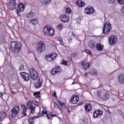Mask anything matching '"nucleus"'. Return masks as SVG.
<instances>
[{
    "instance_id": "nucleus-39",
    "label": "nucleus",
    "mask_w": 124,
    "mask_h": 124,
    "mask_svg": "<svg viewBox=\"0 0 124 124\" xmlns=\"http://www.w3.org/2000/svg\"><path fill=\"white\" fill-rule=\"evenodd\" d=\"M97 95L98 98L101 99L102 98V97H101V91H100L99 90H98L97 91Z\"/></svg>"
},
{
    "instance_id": "nucleus-31",
    "label": "nucleus",
    "mask_w": 124,
    "mask_h": 124,
    "mask_svg": "<svg viewBox=\"0 0 124 124\" xmlns=\"http://www.w3.org/2000/svg\"><path fill=\"white\" fill-rule=\"evenodd\" d=\"M31 24L33 26H36L38 24V19L35 18L31 20Z\"/></svg>"
},
{
    "instance_id": "nucleus-18",
    "label": "nucleus",
    "mask_w": 124,
    "mask_h": 124,
    "mask_svg": "<svg viewBox=\"0 0 124 124\" xmlns=\"http://www.w3.org/2000/svg\"><path fill=\"white\" fill-rule=\"evenodd\" d=\"M21 107L22 114L24 117H26L27 116V113H26L27 112V107L24 104H21Z\"/></svg>"
},
{
    "instance_id": "nucleus-15",
    "label": "nucleus",
    "mask_w": 124,
    "mask_h": 124,
    "mask_svg": "<svg viewBox=\"0 0 124 124\" xmlns=\"http://www.w3.org/2000/svg\"><path fill=\"white\" fill-rule=\"evenodd\" d=\"M89 73L91 76H97L98 71L97 70H96V69L92 68L89 70Z\"/></svg>"
},
{
    "instance_id": "nucleus-29",
    "label": "nucleus",
    "mask_w": 124,
    "mask_h": 124,
    "mask_svg": "<svg viewBox=\"0 0 124 124\" xmlns=\"http://www.w3.org/2000/svg\"><path fill=\"white\" fill-rule=\"evenodd\" d=\"M42 116H43L42 112H39L38 113L37 116L31 117V121H33V120H35V119H38V118H40V117H42Z\"/></svg>"
},
{
    "instance_id": "nucleus-54",
    "label": "nucleus",
    "mask_w": 124,
    "mask_h": 124,
    "mask_svg": "<svg viewBox=\"0 0 124 124\" xmlns=\"http://www.w3.org/2000/svg\"><path fill=\"white\" fill-rule=\"evenodd\" d=\"M72 61H73L72 58L71 57H69L68 58V61H67V62H72Z\"/></svg>"
},
{
    "instance_id": "nucleus-62",
    "label": "nucleus",
    "mask_w": 124,
    "mask_h": 124,
    "mask_svg": "<svg viewBox=\"0 0 124 124\" xmlns=\"http://www.w3.org/2000/svg\"><path fill=\"white\" fill-rule=\"evenodd\" d=\"M70 112H71V110H70V109H68V113H70Z\"/></svg>"
},
{
    "instance_id": "nucleus-19",
    "label": "nucleus",
    "mask_w": 124,
    "mask_h": 124,
    "mask_svg": "<svg viewBox=\"0 0 124 124\" xmlns=\"http://www.w3.org/2000/svg\"><path fill=\"white\" fill-rule=\"evenodd\" d=\"M19 111H20V107L18 106H16L12 109L13 114H14V115H18Z\"/></svg>"
},
{
    "instance_id": "nucleus-7",
    "label": "nucleus",
    "mask_w": 124,
    "mask_h": 124,
    "mask_svg": "<svg viewBox=\"0 0 124 124\" xmlns=\"http://www.w3.org/2000/svg\"><path fill=\"white\" fill-rule=\"evenodd\" d=\"M95 12V10L93 6H87L84 10V13L86 15H91V14H93V13H94Z\"/></svg>"
},
{
    "instance_id": "nucleus-22",
    "label": "nucleus",
    "mask_w": 124,
    "mask_h": 124,
    "mask_svg": "<svg viewBox=\"0 0 124 124\" xmlns=\"http://www.w3.org/2000/svg\"><path fill=\"white\" fill-rule=\"evenodd\" d=\"M76 4L78 7H83V6H85V2H83L82 0H78L77 1Z\"/></svg>"
},
{
    "instance_id": "nucleus-57",
    "label": "nucleus",
    "mask_w": 124,
    "mask_h": 124,
    "mask_svg": "<svg viewBox=\"0 0 124 124\" xmlns=\"http://www.w3.org/2000/svg\"><path fill=\"white\" fill-rule=\"evenodd\" d=\"M31 38L30 37H27L26 38V40L25 41V42H28V40H30Z\"/></svg>"
},
{
    "instance_id": "nucleus-44",
    "label": "nucleus",
    "mask_w": 124,
    "mask_h": 124,
    "mask_svg": "<svg viewBox=\"0 0 124 124\" xmlns=\"http://www.w3.org/2000/svg\"><path fill=\"white\" fill-rule=\"evenodd\" d=\"M58 102L59 104L61 105V106H62V107H63V106H65V103H62V102L61 101V100H59Z\"/></svg>"
},
{
    "instance_id": "nucleus-11",
    "label": "nucleus",
    "mask_w": 124,
    "mask_h": 124,
    "mask_svg": "<svg viewBox=\"0 0 124 124\" xmlns=\"http://www.w3.org/2000/svg\"><path fill=\"white\" fill-rule=\"evenodd\" d=\"M60 20H61V22L68 23L70 20L69 16L66 14L62 15L60 16Z\"/></svg>"
},
{
    "instance_id": "nucleus-56",
    "label": "nucleus",
    "mask_w": 124,
    "mask_h": 124,
    "mask_svg": "<svg viewBox=\"0 0 124 124\" xmlns=\"http://www.w3.org/2000/svg\"><path fill=\"white\" fill-rule=\"evenodd\" d=\"M28 121L29 122V124H31V117H30L28 119Z\"/></svg>"
},
{
    "instance_id": "nucleus-8",
    "label": "nucleus",
    "mask_w": 124,
    "mask_h": 124,
    "mask_svg": "<svg viewBox=\"0 0 124 124\" xmlns=\"http://www.w3.org/2000/svg\"><path fill=\"white\" fill-rule=\"evenodd\" d=\"M117 41H118V38L116 35H112L108 38L109 44L111 46L115 45V44L117 43Z\"/></svg>"
},
{
    "instance_id": "nucleus-34",
    "label": "nucleus",
    "mask_w": 124,
    "mask_h": 124,
    "mask_svg": "<svg viewBox=\"0 0 124 124\" xmlns=\"http://www.w3.org/2000/svg\"><path fill=\"white\" fill-rule=\"evenodd\" d=\"M59 42H60L61 44H62V45L63 46H64V47H65V46H64V43H63V40H62V37H60L59 38Z\"/></svg>"
},
{
    "instance_id": "nucleus-43",
    "label": "nucleus",
    "mask_w": 124,
    "mask_h": 124,
    "mask_svg": "<svg viewBox=\"0 0 124 124\" xmlns=\"http://www.w3.org/2000/svg\"><path fill=\"white\" fill-rule=\"evenodd\" d=\"M34 113H35V107L31 106V114H34Z\"/></svg>"
},
{
    "instance_id": "nucleus-21",
    "label": "nucleus",
    "mask_w": 124,
    "mask_h": 124,
    "mask_svg": "<svg viewBox=\"0 0 124 124\" xmlns=\"http://www.w3.org/2000/svg\"><path fill=\"white\" fill-rule=\"evenodd\" d=\"M51 1H52V0H40L41 4L43 5H48V4L51 3Z\"/></svg>"
},
{
    "instance_id": "nucleus-33",
    "label": "nucleus",
    "mask_w": 124,
    "mask_h": 124,
    "mask_svg": "<svg viewBox=\"0 0 124 124\" xmlns=\"http://www.w3.org/2000/svg\"><path fill=\"white\" fill-rule=\"evenodd\" d=\"M62 64H63V65H66L67 66H70V64L68 63V62L64 60L62 61Z\"/></svg>"
},
{
    "instance_id": "nucleus-64",
    "label": "nucleus",
    "mask_w": 124,
    "mask_h": 124,
    "mask_svg": "<svg viewBox=\"0 0 124 124\" xmlns=\"http://www.w3.org/2000/svg\"><path fill=\"white\" fill-rule=\"evenodd\" d=\"M27 95H30V93H27Z\"/></svg>"
},
{
    "instance_id": "nucleus-53",
    "label": "nucleus",
    "mask_w": 124,
    "mask_h": 124,
    "mask_svg": "<svg viewBox=\"0 0 124 124\" xmlns=\"http://www.w3.org/2000/svg\"><path fill=\"white\" fill-rule=\"evenodd\" d=\"M16 12L17 16H20L21 14H20V11H19V10L16 9Z\"/></svg>"
},
{
    "instance_id": "nucleus-63",
    "label": "nucleus",
    "mask_w": 124,
    "mask_h": 124,
    "mask_svg": "<svg viewBox=\"0 0 124 124\" xmlns=\"http://www.w3.org/2000/svg\"><path fill=\"white\" fill-rule=\"evenodd\" d=\"M83 102H81L80 104H78V106L82 105L83 104Z\"/></svg>"
},
{
    "instance_id": "nucleus-50",
    "label": "nucleus",
    "mask_w": 124,
    "mask_h": 124,
    "mask_svg": "<svg viewBox=\"0 0 124 124\" xmlns=\"http://www.w3.org/2000/svg\"><path fill=\"white\" fill-rule=\"evenodd\" d=\"M72 38L71 37H70L68 39V43L69 44H71V42H72Z\"/></svg>"
},
{
    "instance_id": "nucleus-35",
    "label": "nucleus",
    "mask_w": 124,
    "mask_h": 124,
    "mask_svg": "<svg viewBox=\"0 0 124 124\" xmlns=\"http://www.w3.org/2000/svg\"><path fill=\"white\" fill-rule=\"evenodd\" d=\"M27 108L28 109L31 110V101H29L27 104Z\"/></svg>"
},
{
    "instance_id": "nucleus-45",
    "label": "nucleus",
    "mask_w": 124,
    "mask_h": 124,
    "mask_svg": "<svg viewBox=\"0 0 124 124\" xmlns=\"http://www.w3.org/2000/svg\"><path fill=\"white\" fill-rule=\"evenodd\" d=\"M24 67H25V66H24V65H21L19 67L18 69L20 71H22V70H24Z\"/></svg>"
},
{
    "instance_id": "nucleus-9",
    "label": "nucleus",
    "mask_w": 124,
    "mask_h": 124,
    "mask_svg": "<svg viewBox=\"0 0 124 124\" xmlns=\"http://www.w3.org/2000/svg\"><path fill=\"white\" fill-rule=\"evenodd\" d=\"M80 98H79L78 95H73L71 99L69 100V102L72 103V104H77Z\"/></svg>"
},
{
    "instance_id": "nucleus-2",
    "label": "nucleus",
    "mask_w": 124,
    "mask_h": 124,
    "mask_svg": "<svg viewBox=\"0 0 124 124\" xmlns=\"http://www.w3.org/2000/svg\"><path fill=\"white\" fill-rule=\"evenodd\" d=\"M43 31L46 36H54L55 34V30L50 25H46L44 28Z\"/></svg>"
},
{
    "instance_id": "nucleus-23",
    "label": "nucleus",
    "mask_w": 124,
    "mask_h": 124,
    "mask_svg": "<svg viewBox=\"0 0 124 124\" xmlns=\"http://www.w3.org/2000/svg\"><path fill=\"white\" fill-rule=\"evenodd\" d=\"M41 86H42V80L40 81V79H39V81L38 82H36L34 84V87H35L36 89H38V88H40Z\"/></svg>"
},
{
    "instance_id": "nucleus-28",
    "label": "nucleus",
    "mask_w": 124,
    "mask_h": 124,
    "mask_svg": "<svg viewBox=\"0 0 124 124\" xmlns=\"http://www.w3.org/2000/svg\"><path fill=\"white\" fill-rule=\"evenodd\" d=\"M46 60L47 61V62H54L53 59L52 58L50 54L46 55Z\"/></svg>"
},
{
    "instance_id": "nucleus-40",
    "label": "nucleus",
    "mask_w": 124,
    "mask_h": 124,
    "mask_svg": "<svg viewBox=\"0 0 124 124\" xmlns=\"http://www.w3.org/2000/svg\"><path fill=\"white\" fill-rule=\"evenodd\" d=\"M76 56H77V52L76 51L72 53L71 54V57H72V58H76Z\"/></svg>"
},
{
    "instance_id": "nucleus-61",
    "label": "nucleus",
    "mask_w": 124,
    "mask_h": 124,
    "mask_svg": "<svg viewBox=\"0 0 124 124\" xmlns=\"http://www.w3.org/2000/svg\"><path fill=\"white\" fill-rule=\"evenodd\" d=\"M31 15L32 16H33V15H34V13L32 12H31Z\"/></svg>"
},
{
    "instance_id": "nucleus-36",
    "label": "nucleus",
    "mask_w": 124,
    "mask_h": 124,
    "mask_svg": "<svg viewBox=\"0 0 124 124\" xmlns=\"http://www.w3.org/2000/svg\"><path fill=\"white\" fill-rule=\"evenodd\" d=\"M65 11L66 13H68V14H70L71 12H72V10L69 7L66 8L65 9Z\"/></svg>"
},
{
    "instance_id": "nucleus-58",
    "label": "nucleus",
    "mask_w": 124,
    "mask_h": 124,
    "mask_svg": "<svg viewBox=\"0 0 124 124\" xmlns=\"http://www.w3.org/2000/svg\"><path fill=\"white\" fill-rule=\"evenodd\" d=\"M84 75L85 76H88L89 75V74L88 73H84Z\"/></svg>"
},
{
    "instance_id": "nucleus-4",
    "label": "nucleus",
    "mask_w": 124,
    "mask_h": 124,
    "mask_svg": "<svg viewBox=\"0 0 124 124\" xmlns=\"http://www.w3.org/2000/svg\"><path fill=\"white\" fill-rule=\"evenodd\" d=\"M78 65L80 67H82L84 70H87V69H89L91 67V64H90V62H88L87 59L83 60L79 63Z\"/></svg>"
},
{
    "instance_id": "nucleus-37",
    "label": "nucleus",
    "mask_w": 124,
    "mask_h": 124,
    "mask_svg": "<svg viewBox=\"0 0 124 124\" xmlns=\"http://www.w3.org/2000/svg\"><path fill=\"white\" fill-rule=\"evenodd\" d=\"M62 28H63V24H62V23H61L57 26V29L58 30H62Z\"/></svg>"
},
{
    "instance_id": "nucleus-26",
    "label": "nucleus",
    "mask_w": 124,
    "mask_h": 124,
    "mask_svg": "<svg viewBox=\"0 0 124 124\" xmlns=\"http://www.w3.org/2000/svg\"><path fill=\"white\" fill-rule=\"evenodd\" d=\"M18 8L21 12L25 10V5L23 3H20L18 4Z\"/></svg>"
},
{
    "instance_id": "nucleus-51",
    "label": "nucleus",
    "mask_w": 124,
    "mask_h": 124,
    "mask_svg": "<svg viewBox=\"0 0 124 124\" xmlns=\"http://www.w3.org/2000/svg\"><path fill=\"white\" fill-rule=\"evenodd\" d=\"M12 93L14 94H15V93H17V89H12Z\"/></svg>"
},
{
    "instance_id": "nucleus-12",
    "label": "nucleus",
    "mask_w": 124,
    "mask_h": 124,
    "mask_svg": "<svg viewBox=\"0 0 124 124\" xmlns=\"http://www.w3.org/2000/svg\"><path fill=\"white\" fill-rule=\"evenodd\" d=\"M103 114V111L100 110V109H97L95 110L93 113V117L95 119H96V118H98L99 116H101Z\"/></svg>"
},
{
    "instance_id": "nucleus-27",
    "label": "nucleus",
    "mask_w": 124,
    "mask_h": 124,
    "mask_svg": "<svg viewBox=\"0 0 124 124\" xmlns=\"http://www.w3.org/2000/svg\"><path fill=\"white\" fill-rule=\"evenodd\" d=\"M110 97V94L108 93H106L102 97L103 100H108V99Z\"/></svg>"
},
{
    "instance_id": "nucleus-38",
    "label": "nucleus",
    "mask_w": 124,
    "mask_h": 124,
    "mask_svg": "<svg viewBox=\"0 0 124 124\" xmlns=\"http://www.w3.org/2000/svg\"><path fill=\"white\" fill-rule=\"evenodd\" d=\"M50 116L53 118L54 117H57V113L55 111H52L50 114Z\"/></svg>"
},
{
    "instance_id": "nucleus-60",
    "label": "nucleus",
    "mask_w": 124,
    "mask_h": 124,
    "mask_svg": "<svg viewBox=\"0 0 124 124\" xmlns=\"http://www.w3.org/2000/svg\"><path fill=\"white\" fill-rule=\"evenodd\" d=\"M3 96V94H2L1 92H0V96Z\"/></svg>"
},
{
    "instance_id": "nucleus-42",
    "label": "nucleus",
    "mask_w": 124,
    "mask_h": 124,
    "mask_svg": "<svg viewBox=\"0 0 124 124\" xmlns=\"http://www.w3.org/2000/svg\"><path fill=\"white\" fill-rule=\"evenodd\" d=\"M32 103L34 104V105H36V106H38L39 105V103L36 101L33 100L32 101Z\"/></svg>"
},
{
    "instance_id": "nucleus-59",
    "label": "nucleus",
    "mask_w": 124,
    "mask_h": 124,
    "mask_svg": "<svg viewBox=\"0 0 124 124\" xmlns=\"http://www.w3.org/2000/svg\"><path fill=\"white\" fill-rule=\"evenodd\" d=\"M53 96L56 97V96H57V93H55V92H54V93L53 94Z\"/></svg>"
},
{
    "instance_id": "nucleus-10",
    "label": "nucleus",
    "mask_w": 124,
    "mask_h": 124,
    "mask_svg": "<svg viewBox=\"0 0 124 124\" xmlns=\"http://www.w3.org/2000/svg\"><path fill=\"white\" fill-rule=\"evenodd\" d=\"M17 6H16V0H11L9 3V9L10 10H15Z\"/></svg>"
},
{
    "instance_id": "nucleus-24",
    "label": "nucleus",
    "mask_w": 124,
    "mask_h": 124,
    "mask_svg": "<svg viewBox=\"0 0 124 124\" xmlns=\"http://www.w3.org/2000/svg\"><path fill=\"white\" fill-rule=\"evenodd\" d=\"M89 47L91 48V49H93L95 48V43L94 41H91L89 43Z\"/></svg>"
},
{
    "instance_id": "nucleus-20",
    "label": "nucleus",
    "mask_w": 124,
    "mask_h": 124,
    "mask_svg": "<svg viewBox=\"0 0 124 124\" xmlns=\"http://www.w3.org/2000/svg\"><path fill=\"white\" fill-rule=\"evenodd\" d=\"M118 81L120 84H124V74H122L118 76Z\"/></svg>"
},
{
    "instance_id": "nucleus-48",
    "label": "nucleus",
    "mask_w": 124,
    "mask_h": 124,
    "mask_svg": "<svg viewBox=\"0 0 124 124\" xmlns=\"http://www.w3.org/2000/svg\"><path fill=\"white\" fill-rule=\"evenodd\" d=\"M27 18H31V12H30L29 14L26 15Z\"/></svg>"
},
{
    "instance_id": "nucleus-41",
    "label": "nucleus",
    "mask_w": 124,
    "mask_h": 124,
    "mask_svg": "<svg viewBox=\"0 0 124 124\" xmlns=\"http://www.w3.org/2000/svg\"><path fill=\"white\" fill-rule=\"evenodd\" d=\"M43 115H46L48 113L47 109L46 108H44L42 111Z\"/></svg>"
},
{
    "instance_id": "nucleus-55",
    "label": "nucleus",
    "mask_w": 124,
    "mask_h": 124,
    "mask_svg": "<svg viewBox=\"0 0 124 124\" xmlns=\"http://www.w3.org/2000/svg\"><path fill=\"white\" fill-rule=\"evenodd\" d=\"M109 3H114L115 0H108Z\"/></svg>"
},
{
    "instance_id": "nucleus-3",
    "label": "nucleus",
    "mask_w": 124,
    "mask_h": 124,
    "mask_svg": "<svg viewBox=\"0 0 124 124\" xmlns=\"http://www.w3.org/2000/svg\"><path fill=\"white\" fill-rule=\"evenodd\" d=\"M36 51L38 53H42L46 49V45L44 41H40L37 43Z\"/></svg>"
},
{
    "instance_id": "nucleus-47",
    "label": "nucleus",
    "mask_w": 124,
    "mask_h": 124,
    "mask_svg": "<svg viewBox=\"0 0 124 124\" xmlns=\"http://www.w3.org/2000/svg\"><path fill=\"white\" fill-rule=\"evenodd\" d=\"M85 52L88 54V55H90V56H92V51L89 49H86Z\"/></svg>"
},
{
    "instance_id": "nucleus-13",
    "label": "nucleus",
    "mask_w": 124,
    "mask_h": 124,
    "mask_svg": "<svg viewBox=\"0 0 124 124\" xmlns=\"http://www.w3.org/2000/svg\"><path fill=\"white\" fill-rule=\"evenodd\" d=\"M32 76L31 77V79L34 80H37L39 77L38 72L36 71L35 70H33V68H32Z\"/></svg>"
},
{
    "instance_id": "nucleus-46",
    "label": "nucleus",
    "mask_w": 124,
    "mask_h": 124,
    "mask_svg": "<svg viewBox=\"0 0 124 124\" xmlns=\"http://www.w3.org/2000/svg\"><path fill=\"white\" fill-rule=\"evenodd\" d=\"M54 108L56 109H59V105H58L56 102H54Z\"/></svg>"
},
{
    "instance_id": "nucleus-16",
    "label": "nucleus",
    "mask_w": 124,
    "mask_h": 124,
    "mask_svg": "<svg viewBox=\"0 0 124 124\" xmlns=\"http://www.w3.org/2000/svg\"><path fill=\"white\" fill-rule=\"evenodd\" d=\"M92 106L90 103H85L84 109L86 112H91L92 111Z\"/></svg>"
},
{
    "instance_id": "nucleus-25",
    "label": "nucleus",
    "mask_w": 124,
    "mask_h": 124,
    "mask_svg": "<svg viewBox=\"0 0 124 124\" xmlns=\"http://www.w3.org/2000/svg\"><path fill=\"white\" fill-rule=\"evenodd\" d=\"M103 47H104V46H102L100 43H98L96 46V49H97V51H102V50H103Z\"/></svg>"
},
{
    "instance_id": "nucleus-5",
    "label": "nucleus",
    "mask_w": 124,
    "mask_h": 124,
    "mask_svg": "<svg viewBox=\"0 0 124 124\" xmlns=\"http://www.w3.org/2000/svg\"><path fill=\"white\" fill-rule=\"evenodd\" d=\"M111 24L110 22H106L104 24L103 28V33L104 34H109L110 31H111Z\"/></svg>"
},
{
    "instance_id": "nucleus-52",
    "label": "nucleus",
    "mask_w": 124,
    "mask_h": 124,
    "mask_svg": "<svg viewBox=\"0 0 124 124\" xmlns=\"http://www.w3.org/2000/svg\"><path fill=\"white\" fill-rule=\"evenodd\" d=\"M46 115V118H47V120H51V117H50V114L47 113Z\"/></svg>"
},
{
    "instance_id": "nucleus-6",
    "label": "nucleus",
    "mask_w": 124,
    "mask_h": 124,
    "mask_svg": "<svg viewBox=\"0 0 124 124\" xmlns=\"http://www.w3.org/2000/svg\"><path fill=\"white\" fill-rule=\"evenodd\" d=\"M62 71V67L59 65H55L52 69L51 70L50 74L53 76L55 75H57V74H59L61 73Z\"/></svg>"
},
{
    "instance_id": "nucleus-49",
    "label": "nucleus",
    "mask_w": 124,
    "mask_h": 124,
    "mask_svg": "<svg viewBox=\"0 0 124 124\" xmlns=\"http://www.w3.org/2000/svg\"><path fill=\"white\" fill-rule=\"evenodd\" d=\"M117 1L120 4H124V0H117Z\"/></svg>"
},
{
    "instance_id": "nucleus-32",
    "label": "nucleus",
    "mask_w": 124,
    "mask_h": 124,
    "mask_svg": "<svg viewBox=\"0 0 124 124\" xmlns=\"http://www.w3.org/2000/svg\"><path fill=\"white\" fill-rule=\"evenodd\" d=\"M49 55L51 56L52 59H53V61L56 60V58H57V56H58V55L57 54V53L56 52H52V53L49 54Z\"/></svg>"
},
{
    "instance_id": "nucleus-17",
    "label": "nucleus",
    "mask_w": 124,
    "mask_h": 124,
    "mask_svg": "<svg viewBox=\"0 0 124 124\" xmlns=\"http://www.w3.org/2000/svg\"><path fill=\"white\" fill-rule=\"evenodd\" d=\"M6 113H5V111H0V122H2L3 120L6 118Z\"/></svg>"
},
{
    "instance_id": "nucleus-1",
    "label": "nucleus",
    "mask_w": 124,
    "mask_h": 124,
    "mask_svg": "<svg viewBox=\"0 0 124 124\" xmlns=\"http://www.w3.org/2000/svg\"><path fill=\"white\" fill-rule=\"evenodd\" d=\"M11 51L14 54H18L22 49V43L19 42H12L10 44Z\"/></svg>"
},
{
    "instance_id": "nucleus-14",
    "label": "nucleus",
    "mask_w": 124,
    "mask_h": 124,
    "mask_svg": "<svg viewBox=\"0 0 124 124\" xmlns=\"http://www.w3.org/2000/svg\"><path fill=\"white\" fill-rule=\"evenodd\" d=\"M20 75L23 77L25 81H29L30 80V75L29 73L25 72H21Z\"/></svg>"
},
{
    "instance_id": "nucleus-30",
    "label": "nucleus",
    "mask_w": 124,
    "mask_h": 124,
    "mask_svg": "<svg viewBox=\"0 0 124 124\" xmlns=\"http://www.w3.org/2000/svg\"><path fill=\"white\" fill-rule=\"evenodd\" d=\"M41 93L40 91L35 92L33 93V95L36 98H38V97H41V96L40 95Z\"/></svg>"
}]
</instances>
